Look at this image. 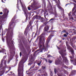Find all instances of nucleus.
<instances>
[{
  "label": "nucleus",
  "instance_id": "1",
  "mask_svg": "<svg viewBox=\"0 0 76 76\" xmlns=\"http://www.w3.org/2000/svg\"><path fill=\"white\" fill-rule=\"evenodd\" d=\"M49 30V26L47 25L44 27L43 32L40 36L39 38V42L38 45L39 46L40 50L41 51L43 50H47V49H48V42H47L45 44V46L44 45L45 43V32H47V33L50 32V31H48Z\"/></svg>",
  "mask_w": 76,
  "mask_h": 76
},
{
  "label": "nucleus",
  "instance_id": "2",
  "mask_svg": "<svg viewBox=\"0 0 76 76\" xmlns=\"http://www.w3.org/2000/svg\"><path fill=\"white\" fill-rule=\"evenodd\" d=\"M7 42L10 49V58L8 60V63H10V60H12L13 58V56L15 55V52L14 51V50H15V46L13 43V42L12 41V39H11V40L9 42L7 39Z\"/></svg>",
  "mask_w": 76,
  "mask_h": 76
},
{
  "label": "nucleus",
  "instance_id": "3",
  "mask_svg": "<svg viewBox=\"0 0 76 76\" xmlns=\"http://www.w3.org/2000/svg\"><path fill=\"white\" fill-rule=\"evenodd\" d=\"M16 17V15H15L12 18L11 21L9 24L8 29L6 28V31H7V34L10 35L11 37H12L13 35V27L15 26V23L14 21L15 20V18Z\"/></svg>",
  "mask_w": 76,
  "mask_h": 76
},
{
  "label": "nucleus",
  "instance_id": "4",
  "mask_svg": "<svg viewBox=\"0 0 76 76\" xmlns=\"http://www.w3.org/2000/svg\"><path fill=\"white\" fill-rule=\"evenodd\" d=\"M24 59H22L20 62L18 67V76H23V63Z\"/></svg>",
  "mask_w": 76,
  "mask_h": 76
},
{
  "label": "nucleus",
  "instance_id": "5",
  "mask_svg": "<svg viewBox=\"0 0 76 76\" xmlns=\"http://www.w3.org/2000/svg\"><path fill=\"white\" fill-rule=\"evenodd\" d=\"M38 9V8L36 6V2L35 1H34L32 3L31 6H29L28 7V10H31L32 9L33 10H35Z\"/></svg>",
  "mask_w": 76,
  "mask_h": 76
},
{
  "label": "nucleus",
  "instance_id": "6",
  "mask_svg": "<svg viewBox=\"0 0 76 76\" xmlns=\"http://www.w3.org/2000/svg\"><path fill=\"white\" fill-rule=\"evenodd\" d=\"M33 23V21L32 20H30L29 23V24H28L26 28L25 29V31H24V34L26 33V31H27V30L29 29V27L32 25V24Z\"/></svg>",
  "mask_w": 76,
  "mask_h": 76
},
{
  "label": "nucleus",
  "instance_id": "7",
  "mask_svg": "<svg viewBox=\"0 0 76 76\" xmlns=\"http://www.w3.org/2000/svg\"><path fill=\"white\" fill-rule=\"evenodd\" d=\"M3 12H4L3 16H4L5 18H7V17L8 15V13H9V10H7V8H5Z\"/></svg>",
  "mask_w": 76,
  "mask_h": 76
},
{
  "label": "nucleus",
  "instance_id": "8",
  "mask_svg": "<svg viewBox=\"0 0 76 76\" xmlns=\"http://www.w3.org/2000/svg\"><path fill=\"white\" fill-rule=\"evenodd\" d=\"M74 7L73 8L72 10V13L73 16H76V4H74Z\"/></svg>",
  "mask_w": 76,
  "mask_h": 76
},
{
  "label": "nucleus",
  "instance_id": "9",
  "mask_svg": "<svg viewBox=\"0 0 76 76\" xmlns=\"http://www.w3.org/2000/svg\"><path fill=\"white\" fill-rule=\"evenodd\" d=\"M66 46L68 50H69L71 51V52L72 54H74V50L67 43H66Z\"/></svg>",
  "mask_w": 76,
  "mask_h": 76
},
{
  "label": "nucleus",
  "instance_id": "10",
  "mask_svg": "<svg viewBox=\"0 0 76 76\" xmlns=\"http://www.w3.org/2000/svg\"><path fill=\"white\" fill-rule=\"evenodd\" d=\"M59 53L61 56V57L63 60H65V62H68V60H67V59L66 57L64 56V54L63 53H62L61 52H59Z\"/></svg>",
  "mask_w": 76,
  "mask_h": 76
},
{
  "label": "nucleus",
  "instance_id": "11",
  "mask_svg": "<svg viewBox=\"0 0 76 76\" xmlns=\"http://www.w3.org/2000/svg\"><path fill=\"white\" fill-rule=\"evenodd\" d=\"M41 18V16L38 15H35L34 17H33L32 18L33 19H39V20H40Z\"/></svg>",
  "mask_w": 76,
  "mask_h": 76
},
{
  "label": "nucleus",
  "instance_id": "12",
  "mask_svg": "<svg viewBox=\"0 0 76 76\" xmlns=\"http://www.w3.org/2000/svg\"><path fill=\"white\" fill-rule=\"evenodd\" d=\"M20 3L21 4L22 7L23 8V9H24L26 8V6H25V5L24 4H22V2H21V0H19Z\"/></svg>",
  "mask_w": 76,
  "mask_h": 76
},
{
  "label": "nucleus",
  "instance_id": "13",
  "mask_svg": "<svg viewBox=\"0 0 76 76\" xmlns=\"http://www.w3.org/2000/svg\"><path fill=\"white\" fill-rule=\"evenodd\" d=\"M55 63L56 64H62V62H61V61L60 60H56L55 61Z\"/></svg>",
  "mask_w": 76,
  "mask_h": 76
},
{
  "label": "nucleus",
  "instance_id": "14",
  "mask_svg": "<svg viewBox=\"0 0 76 76\" xmlns=\"http://www.w3.org/2000/svg\"><path fill=\"white\" fill-rule=\"evenodd\" d=\"M7 56H4L3 58L2 59V60L1 61V64H2L3 62V61H4V60H7V59L6 58V57Z\"/></svg>",
  "mask_w": 76,
  "mask_h": 76
},
{
  "label": "nucleus",
  "instance_id": "15",
  "mask_svg": "<svg viewBox=\"0 0 76 76\" xmlns=\"http://www.w3.org/2000/svg\"><path fill=\"white\" fill-rule=\"evenodd\" d=\"M39 20L42 22H44L45 19L44 18H43V17H41Z\"/></svg>",
  "mask_w": 76,
  "mask_h": 76
},
{
  "label": "nucleus",
  "instance_id": "16",
  "mask_svg": "<svg viewBox=\"0 0 76 76\" xmlns=\"http://www.w3.org/2000/svg\"><path fill=\"white\" fill-rule=\"evenodd\" d=\"M23 53L25 55H26L27 54V52H26V51L25 50L24 48H23Z\"/></svg>",
  "mask_w": 76,
  "mask_h": 76
},
{
  "label": "nucleus",
  "instance_id": "17",
  "mask_svg": "<svg viewBox=\"0 0 76 76\" xmlns=\"http://www.w3.org/2000/svg\"><path fill=\"white\" fill-rule=\"evenodd\" d=\"M54 14H55V17L57 16V14L56 9H55V10H54Z\"/></svg>",
  "mask_w": 76,
  "mask_h": 76
},
{
  "label": "nucleus",
  "instance_id": "18",
  "mask_svg": "<svg viewBox=\"0 0 76 76\" xmlns=\"http://www.w3.org/2000/svg\"><path fill=\"white\" fill-rule=\"evenodd\" d=\"M76 73V70H74L72 72L71 75H75Z\"/></svg>",
  "mask_w": 76,
  "mask_h": 76
},
{
  "label": "nucleus",
  "instance_id": "19",
  "mask_svg": "<svg viewBox=\"0 0 76 76\" xmlns=\"http://www.w3.org/2000/svg\"><path fill=\"white\" fill-rule=\"evenodd\" d=\"M44 17H45V19H46L47 20V18H46V16H47V15H48V13H47H47H44Z\"/></svg>",
  "mask_w": 76,
  "mask_h": 76
},
{
  "label": "nucleus",
  "instance_id": "20",
  "mask_svg": "<svg viewBox=\"0 0 76 76\" xmlns=\"http://www.w3.org/2000/svg\"><path fill=\"white\" fill-rule=\"evenodd\" d=\"M71 45L73 48H75H75H76V46L74 45H73V44L72 43H71Z\"/></svg>",
  "mask_w": 76,
  "mask_h": 76
},
{
  "label": "nucleus",
  "instance_id": "21",
  "mask_svg": "<svg viewBox=\"0 0 76 76\" xmlns=\"http://www.w3.org/2000/svg\"><path fill=\"white\" fill-rule=\"evenodd\" d=\"M47 72H46L45 71V73L43 74H42V76H47Z\"/></svg>",
  "mask_w": 76,
  "mask_h": 76
},
{
  "label": "nucleus",
  "instance_id": "22",
  "mask_svg": "<svg viewBox=\"0 0 76 76\" xmlns=\"http://www.w3.org/2000/svg\"><path fill=\"white\" fill-rule=\"evenodd\" d=\"M0 73L2 75H3L4 73V70L3 69L2 71H0Z\"/></svg>",
  "mask_w": 76,
  "mask_h": 76
},
{
  "label": "nucleus",
  "instance_id": "23",
  "mask_svg": "<svg viewBox=\"0 0 76 76\" xmlns=\"http://www.w3.org/2000/svg\"><path fill=\"white\" fill-rule=\"evenodd\" d=\"M26 18L25 20V22H26L27 21V20H28V15H26Z\"/></svg>",
  "mask_w": 76,
  "mask_h": 76
},
{
  "label": "nucleus",
  "instance_id": "24",
  "mask_svg": "<svg viewBox=\"0 0 76 76\" xmlns=\"http://www.w3.org/2000/svg\"><path fill=\"white\" fill-rule=\"evenodd\" d=\"M53 34H54V32H52L50 34V36H49V37H53Z\"/></svg>",
  "mask_w": 76,
  "mask_h": 76
},
{
  "label": "nucleus",
  "instance_id": "25",
  "mask_svg": "<svg viewBox=\"0 0 76 76\" xmlns=\"http://www.w3.org/2000/svg\"><path fill=\"white\" fill-rule=\"evenodd\" d=\"M61 32V35H62L63 33H64L66 32V30H63Z\"/></svg>",
  "mask_w": 76,
  "mask_h": 76
},
{
  "label": "nucleus",
  "instance_id": "26",
  "mask_svg": "<svg viewBox=\"0 0 76 76\" xmlns=\"http://www.w3.org/2000/svg\"><path fill=\"white\" fill-rule=\"evenodd\" d=\"M48 62L50 63V64H51L52 63H53V61H51L50 59H48Z\"/></svg>",
  "mask_w": 76,
  "mask_h": 76
},
{
  "label": "nucleus",
  "instance_id": "27",
  "mask_svg": "<svg viewBox=\"0 0 76 76\" xmlns=\"http://www.w3.org/2000/svg\"><path fill=\"white\" fill-rule=\"evenodd\" d=\"M38 33V30H37L36 32L35 33V35L34 36V38H35L36 37H37V33Z\"/></svg>",
  "mask_w": 76,
  "mask_h": 76
},
{
  "label": "nucleus",
  "instance_id": "28",
  "mask_svg": "<svg viewBox=\"0 0 76 76\" xmlns=\"http://www.w3.org/2000/svg\"><path fill=\"white\" fill-rule=\"evenodd\" d=\"M34 67H35V65H32L31 66L30 69H33V68H34Z\"/></svg>",
  "mask_w": 76,
  "mask_h": 76
},
{
  "label": "nucleus",
  "instance_id": "29",
  "mask_svg": "<svg viewBox=\"0 0 76 76\" xmlns=\"http://www.w3.org/2000/svg\"><path fill=\"white\" fill-rule=\"evenodd\" d=\"M76 38H75V37H73V38L72 39V42H73L75 40Z\"/></svg>",
  "mask_w": 76,
  "mask_h": 76
},
{
  "label": "nucleus",
  "instance_id": "30",
  "mask_svg": "<svg viewBox=\"0 0 76 76\" xmlns=\"http://www.w3.org/2000/svg\"><path fill=\"white\" fill-rule=\"evenodd\" d=\"M69 17H70V18L72 17V15H71V12H70L69 13Z\"/></svg>",
  "mask_w": 76,
  "mask_h": 76
},
{
  "label": "nucleus",
  "instance_id": "31",
  "mask_svg": "<svg viewBox=\"0 0 76 76\" xmlns=\"http://www.w3.org/2000/svg\"><path fill=\"white\" fill-rule=\"evenodd\" d=\"M42 69H43V70H44L45 69V68H46L45 66H42Z\"/></svg>",
  "mask_w": 76,
  "mask_h": 76
},
{
  "label": "nucleus",
  "instance_id": "32",
  "mask_svg": "<svg viewBox=\"0 0 76 76\" xmlns=\"http://www.w3.org/2000/svg\"><path fill=\"white\" fill-rule=\"evenodd\" d=\"M6 61H7V59L4 60V64L5 65H6Z\"/></svg>",
  "mask_w": 76,
  "mask_h": 76
},
{
  "label": "nucleus",
  "instance_id": "33",
  "mask_svg": "<svg viewBox=\"0 0 76 76\" xmlns=\"http://www.w3.org/2000/svg\"><path fill=\"white\" fill-rule=\"evenodd\" d=\"M2 50H0V53H3V52H4L3 51H4V49H2Z\"/></svg>",
  "mask_w": 76,
  "mask_h": 76
},
{
  "label": "nucleus",
  "instance_id": "34",
  "mask_svg": "<svg viewBox=\"0 0 76 76\" xmlns=\"http://www.w3.org/2000/svg\"><path fill=\"white\" fill-rule=\"evenodd\" d=\"M10 70V69H9L8 71H6L5 72V73H8V72H9Z\"/></svg>",
  "mask_w": 76,
  "mask_h": 76
},
{
  "label": "nucleus",
  "instance_id": "35",
  "mask_svg": "<svg viewBox=\"0 0 76 76\" xmlns=\"http://www.w3.org/2000/svg\"><path fill=\"white\" fill-rule=\"evenodd\" d=\"M50 74L51 76H53V72L52 71L50 72Z\"/></svg>",
  "mask_w": 76,
  "mask_h": 76
},
{
  "label": "nucleus",
  "instance_id": "36",
  "mask_svg": "<svg viewBox=\"0 0 76 76\" xmlns=\"http://www.w3.org/2000/svg\"><path fill=\"white\" fill-rule=\"evenodd\" d=\"M64 37H67V35L66 34H65L64 35Z\"/></svg>",
  "mask_w": 76,
  "mask_h": 76
},
{
  "label": "nucleus",
  "instance_id": "37",
  "mask_svg": "<svg viewBox=\"0 0 76 76\" xmlns=\"http://www.w3.org/2000/svg\"><path fill=\"white\" fill-rule=\"evenodd\" d=\"M54 72L56 74V68H55L54 69Z\"/></svg>",
  "mask_w": 76,
  "mask_h": 76
},
{
  "label": "nucleus",
  "instance_id": "38",
  "mask_svg": "<svg viewBox=\"0 0 76 76\" xmlns=\"http://www.w3.org/2000/svg\"><path fill=\"white\" fill-rule=\"evenodd\" d=\"M51 57V55H48L47 57H48V58H50Z\"/></svg>",
  "mask_w": 76,
  "mask_h": 76
},
{
  "label": "nucleus",
  "instance_id": "39",
  "mask_svg": "<svg viewBox=\"0 0 76 76\" xmlns=\"http://www.w3.org/2000/svg\"><path fill=\"white\" fill-rule=\"evenodd\" d=\"M38 38H37L36 39V40L35 42H37L38 41Z\"/></svg>",
  "mask_w": 76,
  "mask_h": 76
},
{
  "label": "nucleus",
  "instance_id": "40",
  "mask_svg": "<svg viewBox=\"0 0 76 76\" xmlns=\"http://www.w3.org/2000/svg\"><path fill=\"white\" fill-rule=\"evenodd\" d=\"M44 59L45 60V61L46 62H48V61H47V59H46L45 58H44Z\"/></svg>",
  "mask_w": 76,
  "mask_h": 76
},
{
  "label": "nucleus",
  "instance_id": "41",
  "mask_svg": "<svg viewBox=\"0 0 76 76\" xmlns=\"http://www.w3.org/2000/svg\"><path fill=\"white\" fill-rule=\"evenodd\" d=\"M20 57H21L22 56V52H20Z\"/></svg>",
  "mask_w": 76,
  "mask_h": 76
},
{
  "label": "nucleus",
  "instance_id": "42",
  "mask_svg": "<svg viewBox=\"0 0 76 76\" xmlns=\"http://www.w3.org/2000/svg\"><path fill=\"white\" fill-rule=\"evenodd\" d=\"M2 40L3 42H4V39L3 38H2Z\"/></svg>",
  "mask_w": 76,
  "mask_h": 76
},
{
  "label": "nucleus",
  "instance_id": "43",
  "mask_svg": "<svg viewBox=\"0 0 76 76\" xmlns=\"http://www.w3.org/2000/svg\"><path fill=\"white\" fill-rule=\"evenodd\" d=\"M54 20V18H51V19L50 20V21H51V20Z\"/></svg>",
  "mask_w": 76,
  "mask_h": 76
},
{
  "label": "nucleus",
  "instance_id": "44",
  "mask_svg": "<svg viewBox=\"0 0 76 76\" xmlns=\"http://www.w3.org/2000/svg\"><path fill=\"white\" fill-rule=\"evenodd\" d=\"M70 19H72V20H73L74 19L73 18V17H72H72H70Z\"/></svg>",
  "mask_w": 76,
  "mask_h": 76
},
{
  "label": "nucleus",
  "instance_id": "45",
  "mask_svg": "<svg viewBox=\"0 0 76 76\" xmlns=\"http://www.w3.org/2000/svg\"><path fill=\"white\" fill-rule=\"evenodd\" d=\"M38 66H40L41 65V63H39L38 64Z\"/></svg>",
  "mask_w": 76,
  "mask_h": 76
},
{
  "label": "nucleus",
  "instance_id": "46",
  "mask_svg": "<svg viewBox=\"0 0 76 76\" xmlns=\"http://www.w3.org/2000/svg\"><path fill=\"white\" fill-rule=\"evenodd\" d=\"M57 48H58V50H60V48L58 47V46H57Z\"/></svg>",
  "mask_w": 76,
  "mask_h": 76
},
{
  "label": "nucleus",
  "instance_id": "47",
  "mask_svg": "<svg viewBox=\"0 0 76 76\" xmlns=\"http://www.w3.org/2000/svg\"><path fill=\"white\" fill-rule=\"evenodd\" d=\"M35 34V32H33L32 33V37H33V35H34V34Z\"/></svg>",
  "mask_w": 76,
  "mask_h": 76
},
{
  "label": "nucleus",
  "instance_id": "48",
  "mask_svg": "<svg viewBox=\"0 0 76 76\" xmlns=\"http://www.w3.org/2000/svg\"><path fill=\"white\" fill-rule=\"evenodd\" d=\"M51 32H56V31H55V30H52Z\"/></svg>",
  "mask_w": 76,
  "mask_h": 76
},
{
  "label": "nucleus",
  "instance_id": "49",
  "mask_svg": "<svg viewBox=\"0 0 76 76\" xmlns=\"http://www.w3.org/2000/svg\"><path fill=\"white\" fill-rule=\"evenodd\" d=\"M0 15H3V12H0Z\"/></svg>",
  "mask_w": 76,
  "mask_h": 76
},
{
  "label": "nucleus",
  "instance_id": "50",
  "mask_svg": "<svg viewBox=\"0 0 76 76\" xmlns=\"http://www.w3.org/2000/svg\"><path fill=\"white\" fill-rule=\"evenodd\" d=\"M19 3V0H17V5H18V4Z\"/></svg>",
  "mask_w": 76,
  "mask_h": 76
},
{
  "label": "nucleus",
  "instance_id": "51",
  "mask_svg": "<svg viewBox=\"0 0 76 76\" xmlns=\"http://www.w3.org/2000/svg\"><path fill=\"white\" fill-rule=\"evenodd\" d=\"M37 51L36 50L35 51V52L34 53V54H35L36 53H37Z\"/></svg>",
  "mask_w": 76,
  "mask_h": 76
},
{
  "label": "nucleus",
  "instance_id": "52",
  "mask_svg": "<svg viewBox=\"0 0 76 76\" xmlns=\"http://www.w3.org/2000/svg\"><path fill=\"white\" fill-rule=\"evenodd\" d=\"M1 2H2V3H5V2L3 1V0H1Z\"/></svg>",
  "mask_w": 76,
  "mask_h": 76
},
{
  "label": "nucleus",
  "instance_id": "53",
  "mask_svg": "<svg viewBox=\"0 0 76 76\" xmlns=\"http://www.w3.org/2000/svg\"><path fill=\"white\" fill-rule=\"evenodd\" d=\"M65 68H66L67 69V68H68V67L66 66H65Z\"/></svg>",
  "mask_w": 76,
  "mask_h": 76
},
{
  "label": "nucleus",
  "instance_id": "54",
  "mask_svg": "<svg viewBox=\"0 0 76 76\" xmlns=\"http://www.w3.org/2000/svg\"><path fill=\"white\" fill-rule=\"evenodd\" d=\"M48 2H49V4H51V3H50V1H48Z\"/></svg>",
  "mask_w": 76,
  "mask_h": 76
},
{
  "label": "nucleus",
  "instance_id": "55",
  "mask_svg": "<svg viewBox=\"0 0 76 76\" xmlns=\"http://www.w3.org/2000/svg\"><path fill=\"white\" fill-rule=\"evenodd\" d=\"M68 4H66V5H65V6L66 7L67 6V5H68Z\"/></svg>",
  "mask_w": 76,
  "mask_h": 76
},
{
  "label": "nucleus",
  "instance_id": "56",
  "mask_svg": "<svg viewBox=\"0 0 76 76\" xmlns=\"http://www.w3.org/2000/svg\"><path fill=\"white\" fill-rule=\"evenodd\" d=\"M66 34L67 35H68L69 34V33L66 32Z\"/></svg>",
  "mask_w": 76,
  "mask_h": 76
},
{
  "label": "nucleus",
  "instance_id": "57",
  "mask_svg": "<svg viewBox=\"0 0 76 76\" xmlns=\"http://www.w3.org/2000/svg\"><path fill=\"white\" fill-rule=\"evenodd\" d=\"M32 26H31L30 27V28L31 29V30H32Z\"/></svg>",
  "mask_w": 76,
  "mask_h": 76
},
{
  "label": "nucleus",
  "instance_id": "58",
  "mask_svg": "<svg viewBox=\"0 0 76 76\" xmlns=\"http://www.w3.org/2000/svg\"><path fill=\"white\" fill-rule=\"evenodd\" d=\"M44 25H47V23L45 22V23H44Z\"/></svg>",
  "mask_w": 76,
  "mask_h": 76
},
{
  "label": "nucleus",
  "instance_id": "59",
  "mask_svg": "<svg viewBox=\"0 0 76 76\" xmlns=\"http://www.w3.org/2000/svg\"><path fill=\"white\" fill-rule=\"evenodd\" d=\"M70 58H71V59H72V58H73V57L72 56H70Z\"/></svg>",
  "mask_w": 76,
  "mask_h": 76
},
{
  "label": "nucleus",
  "instance_id": "60",
  "mask_svg": "<svg viewBox=\"0 0 76 76\" xmlns=\"http://www.w3.org/2000/svg\"><path fill=\"white\" fill-rule=\"evenodd\" d=\"M58 3H60V0H58Z\"/></svg>",
  "mask_w": 76,
  "mask_h": 76
},
{
  "label": "nucleus",
  "instance_id": "61",
  "mask_svg": "<svg viewBox=\"0 0 76 76\" xmlns=\"http://www.w3.org/2000/svg\"><path fill=\"white\" fill-rule=\"evenodd\" d=\"M10 73H13V72H12V71H11L10 72Z\"/></svg>",
  "mask_w": 76,
  "mask_h": 76
},
{
  "label": "nucleus",
  "instance_id": "62",
  "mask_svg": "<svg viewBox=\"0 0 76 76\" xmlns=\"http://www.w3.org/2000/svg\"><path fill=\"white\" fill-rule=\"evenodd\" d=\"M59 58H61V56H59Z\"/></svg>",
  "mask_w": 76,
  "mask_h": 76
},
{
  "label": "nucleus",
  "instance_id": "63",
  "mask_svg": "<svg viewBox=\"0 0 76 76\" xmlns=\"http://www.w3.org/2000/svg\"><path fill=\"white\" fill-rule=\"evenodd\" d=\"M28 19H30V17H28Z\"/></svg>",
  "mask_w": 76,
  "mask_h": 76
},
{
  "label": "nucleus",
  "instance_id": "64",
  "mask_svg": "<svg viewBox=\"0 0 76 76\" xmlns=\"http://www.w3.org/2000/svg\"><path fill=\"white\" fill-rule=\"evenodd\" d=\"M66 50H64V52H66Z\"/></svg>",
  "mask_w": 76,
  "mask_h": 76
}]
</instances>
